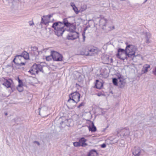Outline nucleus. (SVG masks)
<instances>
[{"instance_id":"obj_1","label":"nucleus","mask_w":156,"mask_h":156,"mask_svg":"<svg viewBox=\"0 0 156 156\" xmlns=\"http://www.w3.org/2000/svg\"><path fill=\"white\" fill-rule=\"evenodd\" d=\"M125 44L126 45V49L119 48L118 53L116 54L117 57L122 60L127 59L128 58H132L134 57L137 49L135 46L129 44L128 42H126Z\"/></svg>"},{"instance_id":"obj_2","label":"nucleus","mask_w":156,"mask_h":156,"mask_svg":"<svg viewBox=\"0 0 156 156\" xmlns=\"http://www.w3.org/2000/svg\"><path fill=\"white\" fill-rule=\"evenodd\" d=\"M63 22L64 24L60 22H55L53 23L52 26V27L55 30V34L58 36L62 35L65 30V26L69 27V28H72L73 26H74L71 23L69 22L66 18L63 20Z\"/></svg>"},{"instance_id":"obj_3","label":"nucleus","mask_w":156,"mask_h":156,"mask_svg":"<svg viewBox=\"0 0 156 156\" xmlns=\"http://www.w3.org/2000/svg\"><path fill=\"white\" fill-rule=\"evenodd\" d=\"M23 59V57L22 55H20L16 56L13 60L12 63V66L13 68L14 69H18L19 68L17 66L25 65V63L21 62V60Z\"/></svg>"},{"instance_id":"obj_4","label":"nucleus","mask_w":156,"mask_h":156,"mask_svg":"<svg viewBox=\"0 0 156 156\" xmlns=\"http://www.w3.org/2000/svg\"><path fill=\"white\" fill-rule=\"evenodd\" d=\"M69 99L68 100V102L70 104L71 102L77 103L80 101V94L77 92H74L71 93L69 95Z\"/></svg>"},{"instance_id":"obj_5","label":"nucleus","mask_w":156,"mask_h":156,"mask_svg":"<svg viewBox=\"0 0 156 156\" xmlns=\"http://www.w3.org/2000/svg\"><path fill=\"white\" fill-rule=\"evenodd\" d=\"M75 27L73 26L72 28H69L68 30L69 33L67 36V38L69 40H73L78 37V34L75 31Z\"/></svg>"},{"instance_id":"obj_6","label":"nucleus","mask_w":156,"mask_h":156,"mask_svg":"<svg viewBox=\"0 0 156 156\" xmlns=\"http://www.w3.org/2000/svg\"><path fill=\"white\" fill-rule=\"evenodd\" d=\"M43 66L39 64H34L31 67V69L29 71L31 74L35 75L37 74L39 71L43 72Z\"/></svg>"},{"instance_id":"obj_7","label":"nucleus","mask_w":156,"mask_h":156,"mask_svg":"<svg viewBox=\"0 0 156 156\" xmlns=\"http://www.w3.org/2000/svg\"><path fill=\"white\" fill-rule=\"evenodd\" d=\"M51 55L54 61H61L62 60L63 57L61 54L55 51H50Z\"/></svg>"},{"instance_id":"obj_8","label":"nucleus","mask_w":156,"mask_h":156,"mask_svg":"<svg viewBox=\"0 0 156 156\" xmlns=\"http://www.w3.org/2000/svg\"><path fill=\"white\" fill-rule=\"evenodd\" d=\"M88 50V53L87 55L91 56L95 54H97L99 51L98 48L93 46L89 48Z\"/></svg>"},{"instance_id":"obj_9","label":"nucleus","mask_w":156,"mask_h":156,"mask_svg":"<svg viewBox=\"0 0 156 156\" xmlns=\"http://www.w3.org/2000/svg\"><path fill=\"white\" fill-rule=\"evenodd\" d=\"M102 59L104 63L111 64L113 62V60L111 57L108 55H105L102 58Z\"/></svg>"},{"instance_id":"obj_10","label":"nucleus","mask_w":156,"mask_h":156,"mask_svg":"<svg viewBox=\"0 0 156 156\" xmlns=\"http://www.w3.org/2000/svg\"><path fill=\"white\" fill-rule=\"evenodd\" d=\"M48 108L46 106H43L41 108H39V114L43 116H44L47 114L48 111Z\"/></svg>"},{"instance_id":"obj_11","label":"nucleus","mask_w":156,"mask_h":156,"mask_svg":"<svg viewBox=\"0 0 156 156\" xmlns=\"http://www.w3.org/2000/svg\"><path fill=\"white\" fill-rule=\"evenodd\" d=\"M108 20L104 18H101L99 21V25L103 29H105Z\"/></svg>"},{"instance_id":"obj_12","label":"nucleus","mask_w":156,"mask_h":156,"mask_svg":"<svg viewBox=\"0 0 156 156\" xmlns=\"http://www.w3.org/2000/svg\"><path fill=\"white\" fill-rule=\"evenodd\" d=\"M141 153V150L140 147H135L133 150V154L135 156H139Z\"/></svg>"},{"instance_id":"obj_13","label":"nucleus","mask_w":156,"mask_h":156,"mask_svg":"<svg viewBox=\"0 0 156 156\" xmlns=\"http://www.w3.org/2000/svg\"><path fill=\"white\" fill-rule=\"evenodd\" d=\"M120 134L123 136H128L129 134V131L128 129L124 128L120 131Z\"/></svg>"},{"instance_id":"obj_14","label":"nucleus","mask_w":156,"mask_h":156,"mask_svg":"<svg viewBox=\"0 0 156 156\" xmlns=\"http://www.w3.org/2000/svg\"><path fill=\"white\" fill-rule=\"evenodd\" d=\"M1 80L4 82L2 83V85L5 86L7 88L10 87V81H9L10 78H9L7 80L4 78H2Z\"/></svg>"},{"instance_id":"obj_15","label":"nucleus","mask_w":156,"mask_h":156,"mask_svg":"<svg viewBox=\"0 0 156 156\" xmlns=\"http://www.w3.org/2000/svg\"><path fill=\"white\" fill-rule=\"evenodd\" d=\"M38 48L36 47H34L31 48V53L35 56H37L39 55V52L38 51Z\"/></svg>"},{"instance_id":"obj_16","label":"nucleus","mask_w":156,"mask_h":156,"mask_svg":"<svg viewBox=\"0 0 156 156\" xmlns=\"http://www.w3.org/2000/svg\"><path fill=\"white\" fill-rule=\"evenodd\" d=\"M118 84L119 87L121 88L124 87L126 83L125 82L122 78H119L118 79Z\"/></svg>"},{"instance_id":"obj_17","label":"nucleus","mask_w":156,"mask_h":156,"mask_svg":"<svg viewBox=\"0 0 156 156\" xmlns=\"http://www.w3.org/2000/svg\"><path fill=\"white\" fill-rule=\"evenodd\" d=\"M150 66L148 64H145L143 66L142 70V74L148 72V69L150 68Z\"/></svg>"},{"instance_id":"obj_18","label":"nucleus","mask_w":156,"mask_h":156,"mask_svg":"<svg viewBox=\"0 0 156 156\" xmlns=\"http://www.w3.org/2000/svg\"><path fill=\"white\" fill-rule=\"evenodd\" d=\"M86 141L87 140L84 138L82 137L80 139L79 142L80 146L85 147L87 145V144L85 143Z\"/></svg>"},{"instance_id":"obj_19","label":"nucleus","mask_w":156,"mask_h":156,"mask_svg":"<svg viewBox=\"0 0 156 156\" xmlns=\"http://www.w3.org/2000/svg\"><path fill=\"white\" fill-rule=\"evenodd\" d=\"M103 84L102 82H99L98 80H96V83L95 86L98 89H100L103 86Z\"/></svg>"},{"instance_id":"obj_20","label":"nucleus","mask_w":156,"mask_h":156,"mask_svg":"<svg viewBox=\"0 0 156 156\" xmlns=\"http://www.w3.org/2000/svg\"><path fill=\"white\" fill-rule=\"evenodd\" d=\"M98 154V153L96 151L92 150L89 153L88 156H97Z\"/></svg>"},{"instance_id":"obj_21","label":"nucleus","mask_w":156,"mask_h":156,"mask_svg":"<svg viewBox=\"0 0 156 156\" xmlns=\"http://www.w3.org/2000/svg\"><path fill=\"white\" fill-rule=\"evenodd\" d=\"M91 126V127L89 126L88 127L89 131L92 132H95L96 130V128L93 122L92 123Z\"/></svg>"},{"instance_id":"obj_22","label":"nucleus","mask_w":156,"mask_h":156,"mask_svg":"<svg viewBox=\"0 0 156 156\" xmlns=\"http://www.w3.org/2000/svg\"><path fill=\"white\" fill-rule=\"evenodd\" d=\"M87 8L86 5H83L79 9V12H82L85 11Z\"/></svg>"},{"instance_id":"obj_23","label":"nucleus","mask_w":156,"mask_h":156,"mask_svg":"<svg viewBox=\"0 0 156 156\" xmlns=\"http://www.w3.org/2000/svg\"><path fill=\"white\" fill-rule=\"evenodd\" d=\"M23 59H28L29 58V54L26 52H24L23 54Z\"/></svg>"},{"instance_id":"obj_24","label":"nucleus","mask_w":156,"mask_h":156,"mask_svg":"<svg viewBox=\"0 0 156 156\" xmlns=\"http://www.w3.org/2000/svg\"><path fill=\"white\" fill-rule=\"evenodd\" d=\"M22 85L20 84H19L18 87H17V89L20 92L22 91L23 90V88L22 87Z\"/></svg>"},{"instance_id":"obj_25","label":"nucleus","mask_w":156,"mask_h":156,"mask_svg":"<svg viewBox=\"0 0 156 156\" xmlns=\"http://www.w3.org/2000/svg\"><path fill=\"white\" fill-rule=\"evenodd\" d=\"M118 80H117L116 78H113L112 79V82L113 84L116 86L117 85L118 82Z\"/></svg>"},{"instance_id":"obj_26","label":"nucleus","mask_w":156,"mask_h":156,"mask_svg":"<svg viewBox=\"0 0 156 156\" xmlns=\"http://www.w3.org/2000/svg\"><path fill=\"white\" fill-rule=\"evenodd\" d=\"M151 34L149 33H146L145 34V39L151 38Z\"/></svg>"},{"instance_id":"obj_27","label":"nucleus","mask_w":156,"mask_h":156,"mask_svg":"<svg viewBox=\"0 0 156 156\" xmlns=\"http://www.w3.org/2000/svg\"><path fill=\"white\" fill-rule=\"evenodd\" d=\"M73 9L76 14H77L79 12V10H78L77 8L76 7V6L73 8Z\"/></svg>"},{"instance_id":"obj_28","label":"nucleus","mask_w":156,"mask_h":156,"mask_svg":"<svg viewBox=\"0 0 156 156\" xmlns=\"http://www.w3.org/2000/svg\"><path fill=\"white\" fill-rule=\"evenodd\" d=\"M73 145L75 147H79L80 146V143L79 142H74L73 143Z\"/></svg>"},{"instance_id":"obj_29","label":"nucleus","mask_w":156,"mask_h":156,"mask_svg":"<svg viewBox=\"0 0 156 156\" xmlns=\"http://www.w3.org/2000/svg\"><path fill=\"white\" fill-rule=\"evenodd\" d=\"M86 29H84V31L82 34V36H83V41H85V38L86 37L85 36V31H86Z\"/></svg>"},{"instance_id":"obj_30","label":"nucleus","mask_w":156,"mask_h":156,"mask_svg":"<svg viewBox=\"0 0 156 156\" xmlns=\"http://www.w3.org/2000/svg\"><path fill=\"white\" fill-rule=\"evenodd\" d=\"M51 51L49 50L48 48H45L41 52L42 53H45L47 51L48 52H49Z\"/></svg>"},{"instance_id":"obj_31","label":"nucleus","mask_w":156,"mask_h":156,"mask_svg":"<svg viewBox=\"0 0 156 156\" xmlns=\"http://www.w3.org/2000/svg\"><path fill=\"white\" fill-rule=\"evenodd\" d=\"M52 58V56L51 55L50 56H46V59L47 61H49Z\"/></svg>"},{"instance_id":"obj_32","label":"nucleus","mask_w":156,"mask_h":156,"mask_svg":"<svg viewBox=\"0 0 156 156\" xmlns=\"http://www.w3.org/2000/svg\"><path fill=\"white\" fill-rule=\"evenodd\" d=\"M150 38L146 39V42L148 44L151 42V41L150 39Z\"/></svg>"},{"instance_id":"obj_33","label":"nucleus","mask_w":156,"mask_h":156,"mask_svg":"<svg viewBox=\"0 0 156 156\" xmlns=\"http://www.w3.org/2000/svg\"><path fill=\"white\" fill-rule=\"evenodd\" d=\"M28 23L30 26H32L34 25V23L33 21H29Z\"/></svg>"},{"instance_id":"obj_34","label":"nucleus","mask_w":156,"mask_h":156,"mask_svg":"<svg viewBox=\"0 0 156 156\" xmlns=\"http://www.w3.org/2000/svg\"><path fill=\"white\" fill-rule=\"evenodd\" d=\"M41 23H44V24L46 25L47 24V22H45V20H44L43 18H42Z\"/></svg>"},{"instance_id":"obj_35","label":"nucleus","mask_w":156,"mask_h":156,"mask_svg":"<svg viewBox=\"0 0 156 156\" xmlns=\"http://www.w3.org/2000/svg\"><path fill=\"white\" fill-rule=\"evenodd\" d=\"M18 82L19 83V84H20L21 85H23V83L22 81L21 80L19 79V77H18Z\"/></svg>"},{"instance_id":"obj_36","label":"nucleus","mask_w":156,"mask_h":156,"mask_svg":"<svg viewBox=\"0 0 156 156\" xmlns=\"http://www.w3.org/2000/svg\"><path fill=\"white\" fill-rule=\"evenodd\" d=\"M153 73L156 76V67H154L153 71Z\"/></svg>"},{"instance_id":"obj_37","label":"nucleus","mask_w":156,"mask_h":156,"mask_svg":"<svg viewBox=\"0 0 156 156\" xmlns=\"http://www.w3.org/2000/svg\"><path fill=\"white\" fill-rule=\"evenodd\" d=\"M84 105V103L83 102L81 103L78 106V108H80L81 107Z\"/></svg>"},{"instance_id":"obj_38","label":"nucleus","mask_w":156,"mask_h":156,"mask_svg":"<svg viewBox=\"0 0 156 156\" xmlns=\"http://www.w3.org/2000/svg\"><path fill=\"white\" fill-rule=\"evenodd\" d=\"M70 5L73 7V8L76 6L74 3L73 2H71L70 3Z\"/></svg>"},{"instance_id":"obj_39","label":"nucleus","mask_w":156,"mask_h":156,"mask_svg":"<svg viewBox=\"0 0 156 156\" xmlns=\"http://www.w3.org/2000/svg\"><path fill=\"white\" fill-rule=\"evenodd\" d=\"M101 147L102 148H105L106 147V145L105 144H103L101 145Z\"/></svg>"},{"instance_id":"obj_40","label":"nucleus","mask_w":156,"mask_h":156,"mask_svg":"<svg viewBox=\"0 0 156 156\" xmlns=\"http://www.w3.org/2000/svg\"><path fill=\"white\" fill-rule=\"evenodd\" d=\"M33 142L34 143H36L38 146H39L40 145V143L37 141H34Z\"/></svg>"},{"instance_id":"obj_41","label":"nucleus","mask_w":156,"mask_h":156,"mask_svg":"<svg viewBox=\"0 0 156 156\" xmlns=\"http://www.w3.org/2000/svg\"><path fill=\"white\" fill-rule=\"evenodd\" d=\"M109 28H110V29L109 30H112L113 29H115V27L114 26H113L112 27V28H111V27H109Z\"/></svg>"},{"instance_id":"obj_42","label":"nucleus","mask_w":156,"mask_h":156,"mask_svg":"<svg viewBox=\"0 0 156 156\" xmlns=\"http://www.w3.org/2000/svg\"><path fill=\"white\" fill-rule=\"evenodd\" d=\"M51 16H52L51 15H49V16H47V17H48L49 19H50Z\"/></svg>"},{"instance_id":"obj_43","label":"nucleus","mask_w":156,"mask_h":156,"mask_svg":"<svg viewBox=\"0 0 156 156\" xmlns=\"http://www.w3.org/2000/svg\"><path fill=\"white\" fill-rule=\"evenodd\" d=\"M5 116H7L8 115V113L7 112H5Z\"/></svg>"},{"instance_id":"obj_44","label":"nucleus","mask_w":156,"mask_h":156,"mask_svg":"<svg viewBox=\"0 0 156 156\" xmlns=\"http://www.w3.org/2000/svg\"><path fill=\"white\" fill-rule=\"evenodd\" d=\"M147 0H145V1L144 2V3L146 2Z\"/></svg>"},{"instance_id":"obj_45","label":"nucleus","mask_w":156,"mask_h":156,"mask_svg":"<svg viewBox=\"0 0 156 156\" xmlns=\"http://www.w3.org/2000/svg\"><path fill=\"white\" fill-rule=\"evenodd\" d=\"M45 22H47V23H48V22L45 20Z\"/></svg>"},{"instance_id":"obj_46","label":"nucleus","mask_w":156,"mask_h":156,"mask_svg":"<svg viewBox=\"0 0 156 156\" xmlns=\"http://www.w3.org/2000/svg\"><path fill=\"white\" fill-rule=\"evenodd\" d=\"M10 81H12V80L10 79Z\"/></svg>"}]
</instances>
